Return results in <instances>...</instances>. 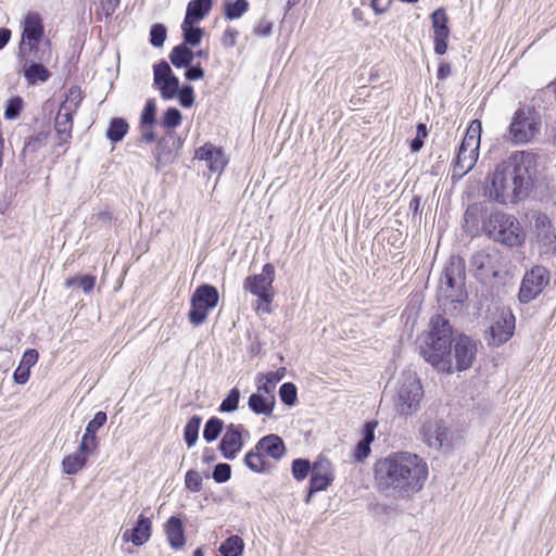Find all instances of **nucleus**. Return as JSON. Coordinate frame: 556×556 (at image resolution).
Masks as SVG:
<instances>
[{"mask_svg":"<svg viewBox=\"0 0 556 556\" xmlns=\"http://www.w3.org/2000/svg\"><path fill=\"white\" fill-rule=\"evenodd\" d=\"M453 329L450 321L437 315L430 319L429 330L420 345V354L425 361L431 364L438 371L453 372L452 362ZM477 354V344L468 336L456 338L454 344L455 369L463 371L471 367Z\"/></svg>","mask_w":556,"mask_h":556,"instance_id":"f257e3e1","label":"nucleus"},{"mask_svg":"<svg viewBox=\"0 0 556 556\" xmlns=\"http://www.w3.org/2000/svg\"><path fill=\"white\" fill-rule=\"evenodd\" d=\"M375 481L380 492L410 498L422 490L429 475L427 463L409 452H394L375 464Z\"/></svg>","mask_w":556,"mask_h":556,"instance_id":"f03ea898","label":"nucleus"},{"mask_svg":"<svg viewBox=\"0 0 556 556\" xmlns=\"http://www.w3.org/2000/svg\"><path fill=\"white\" fill-rule=\"evenodd\" d=\"M535 156L520 151L498 163L491 175L490 199L501 204L516 203L528 197L532 187Z\"/></svg>","mask_w":556,"mask_h":556,"instance_id":"7ed1b4c3","label":"nucleus"},{"mask_svg":"<svg viewBox=\"0 0 556 556\" xmlns=\"http://www.w3.org/2000/svg\"><path fill=\"white\" fill-rule=\"evenodd\" d=\"M465 262L451 256L444 267L438 288V302L445 312H458L467 299L465 291Z\"/></svg>","mask_w":556,"mask_h":556,"instance_id":"20e7f679","label":"nucleus"},{"mask_svg":"<svg viewBox=\"0 0 556 556\" xmlns=\"http://www.w3.org/2000/svg\"><path fill=\"white\" fill-rule=\"evenodd\" d=\"M424 390L419 378L413 370H404L397 380V387L393 396V408L403 417L416 414L420 408Z\"/></svg>","mask_w":556,"mask_h":556,"instance_id":"39448f33","label":"nucleus"},{"mask_svg":"<svg viewBox=\"0 0 556 556\" xmlns=\"http://www.w3.org/2000/svg\"><path fill=\"white\" fill-rule=\"evenodd\" d=\"M285 453L286 446L282 439L277 434H268L258 440L255 446L247 453L244 464L253 472L265 473L273 468L271 463L265 457L279 460Z\"/></svg>","mask_w":556,"mask_h":556,"instance_id":"423d86ee","label":"nucleus"},{"mask_svg":"<svg viewBox=\"0 0 556 556\" xmlns=\"http://www.w3.org/2000/svg\"><path fill=\"white\" fill-rule=\"evenodd\" d=\"M489 236L507 247H518L525 242L526 235L519 220L502 212H495L490 215L486 223Z\"/></svg>","mask_w":556,"mask_h":556,"instance_id":"0eeeda50","label":"nucleus"},{"mask_svg":"<svg viewBox=\"0 0 556 556\" xmlns=\"http://www.w3.org/2000/svg\"><path fill=\"white\" fill-rule=\"evenodd\" d=\"M275 280V267L267 263L260 274L248 276L243 281V289L257 298L256 311L263 314L271 312V302L275 296L273 282Z\"/></svg>","mask_w":556,"mask_h":556,"instance_id":"6e6552de","label":"nucleus"},{"mask_svg":"<svg viewBox=\"0 0 556 556\" xmlns=\"http://www.w3.org/2000/svg\"><path fill=\"white\" fill-rule=\"evenodd\" d=\"M219 300L218 291L211 285L199 286L190 300L191 308L188 314V319L194 327L201 326L205 323L208 313L214 309Z\"/></svg>","mask_w":556,"mask_h":556,"instance_id":"1a4fd4ad","label":"nucleus"},{"mask_svg":"<svg viewBox=\"0 0 556 556\" xmlns=\"http://www.w3.org/2000/svg\"><path fill=\"white\" fill-rule=\"evenodd\" d=\"M43 26L38 13L29 12L24 20L22 39L18 47V55L40 53L50 50L49 42L41 43Z\"/></svg>","mask_w":556,"mask_h":556,"instance_id":"9d476101","label":"nucleus"},{"mask_svg":"<svg viewBox=\"0 0 556 556\" xmlns=\"http://www.w3.org/2000/svg\"><path fill=\"white\" fill-rule=\"evenodd\" d=\"M551 280L549 271L546 267L535 265L527 270L521 280L518 299L521 303H530L536 299Z\"/></svg>","mask_w":556,"mask_h":556,"instance_id":"9b49d317","label":"nucleus"},{"mask_svg":"<svg viewBox=\"0 0 556 556\" xmlns=\"http://www.w3.org/2000/svg\"><path fill=\"white\" fill-rule=\"evenodd\" d=\"M530 226L542 253H556V224L545 214L533 211Z\"/></svg>","mask_w":556,"mask_h":556,"instance_id":"f8f14e48","label":"nucleus"},{"mask_svg":"<svg viewBox=\"0 0 556 556\" xmlns=\"http://www.w3.org/2000/svg\"><path fill=\"white\" fill-rule=\"evenodd\" d=\"M540 118L533 110L520 109L510 124L511 139L517 143L530 141L539 131Z\"/></svg>","mask_w":556,"mask_h":556,"instance_id":"ddd939ff","label":"nucleus"},{"mask_svg":"<svg viewBox=\"0 0 556 556\" xmlns=\"http://www.w3.org/2000/svg\"><path fill=\"white\" fill-rule=\"evenodd\" d=\"M50 56V50H42L38 54L18 55L28 85L46 83L51 77L50 71L42 65L43 62H49Z\"/></svg>","mask_w":556,"mask_h":556,"instance_id":"4468645a","label":"nucleus"},{"mask_svg":"<svg viewBox=\"0 0 556 556\" xmlns=\"http://www.w3.org/2000/svg\"><path fill=\"white\" fill-rule=\"evenodd\" d=\"M333 479L331 463L325 457H318L312 465L308 496L316 492L325 491L332 483Z\"/></svg>","mask_w":556,"mask_h":556,"instance_id":"2eb2a0df","label":"nucleus"},{"mask_svg":"<svg viewBox=\"0 0 556 556\" xmlns=\"http://www.w3.org/2000/svg\"><path fill=\"white\" fill-rule=\"evenodd\" d=\"M470 270L482 283L490 282L498 274L496 255L484 251L475 253L470 261Z\"/></svg>","mask_w":556,"mask_h":556,"instance_id":"dca6fc26","label":"nucleus"},{"mask_svg":"<svg viewBox=\"0 0 556 556\" xmlns=\"http://www.w3.org/2000/svg\"><path fill=\"white\" fill-rule=\"evenodd\" d=\"M515 317L511 312L503 311L494 324L490 327L489 343L500 346L507 342L514 334Z\"/></svg>","mask_w":556,"mask_h":556,"instance_id":"f3484780","label":"nucleus"},{"mask_svg":"<svg viewBox=\"0 0 556 556\" xmlns=\"http://www.w3.org/2000/svg\"><path fill=\"white\" fill-rule=\"evenodd\" d=\"M424 442L431 448L439 450L447 442L448 431L442 420H426L420 429Z\"/></svg>","mask_w":556,"mask_h":556,"instance_id":"a211bd4d","label":"nucleus"},{"mask_svg":"<svg viewBox=\"0 0 556 556\" xmlns=\"http://www.w3.org/2000/svg\"><path fill=\"white\" fill-rule=\"evenodd\" d=\"M242 431V425L230 424L227 426L226 432L224 433L219 443V450L224 458L230 460L235 459L237 454L241 451L243 446L241 435Z\"/></svg>","mask_w":556,"mask_h":556,"instance_id":"6ab92c4d","label":"nucleus"},{"mask_svg":"<svg viewBox=\"0 0 556 556\" xmlns=\"http://www.w3.org/2000/svg\"><path fill=\"white\" fill-rule=\"evenodd\" d=\"M195 159L204 161L213 173H220L227 163L223 150L212 143H205L197 149Z\"/></svg>","mask_w":556,"mask_h":556,"instance_id":"aec40b11","label":"nucleus"},{"mask_svg":"<svg viewBox=\"0 0 556 556\" xmlns=\"http://www.w3.org/2000/svg\"><path fill=\"white\" fill-rule=\"evenodd\" d=\"M152 534V521L150 518L146 517L143 514H140L136 525L126 530L122 539L125 542H131L136 546H141L146 544Z\"/></svg>","mask_w":556,"mask_h":556,"instance_id":"412c9836","label":"nucleus"},{"mask_svg":"<svg viewBox=\"0 0 556 556\" xmlns=\"http://www.w3.org/2000/svg\"><path fill=\"white\" fill-rule=\"evenodd\" d=\"M106 414L98 412L94 417L88 422L85 433L81 438V450H94L98 445L97 431L105 424Z\"/></svg>","mask_w":556,"mask_h":556,"instance_id":"4be33fe9","label":"nucleus"},{"mask_svg":"<svg viewBox=\"0 0 556 556\" xmlns=\"http://www.w3.org/2000/svg\"><path fill=\"white\" fill-rule=\"evenodd\" d=\"M479 152H468L459 148L457 156L454 161L452 179H460L469 170H471L478 160Z\"/></svg>","mask_w":556,"mask_h":556,"instance_id":"5701e85b","label":"nucleus"},{"mask_svg":"<svg viewBox=\"0 0 556 556\" xmlns=\"http://www.w3.org/2000/svg\"><path fill=\"white\" fill-rule=\"evenodd\" d=\"M165 533L172 548L179 549L185 545L184 525L178 517L172 516L168 518L165 523Z\"/></svg>","mask_w":556,"mask_h":556,"instance_id":"b1692460","label":"nucleus"},{"mask_svg":"<svg viewBox=\"0 0 556 556\" xmlns=\"http://www.w3.org/2000/svg\"><path fill=\"white\" fill-rule=\"evenodd\" d=\"M249 408L256 415L270 416L275 407V396L263 392L253 393L248 401Z\"/></svg>","mask_w":556,"mask_h":556,"instance_id":"393cba45","label":"nucleus"},{"mask_svg":"<svg viewBox=\"0 0 556 556\" xmlns=\"http://www.w3.org/2000/svg\"><path fill=\"white\" fill-rule=\"evenodd\" d=\"M92 451L93 450H81L79 446L73 454L64 457L62 462L63 471L67 475L77 473L85 467L87 457Z\"/></svg>","mask_w":556,"mask_h":556,"instance_id":"a878e982","label":"nucleus"},{"mask_svg":"<svg viewBox=\"0 0 556 556\" xmlns=\"http://www.w3.org/2000/svg\"><path fill=\"white\" fill-rule=\"evenodd\" d=\"M170 141L172 144L175 143V140L173 139L172 136L162 138L156 144L154 157L157 170H160L165 165L172 163L176 157L175 151L169 147Z\"/></svg>","mask_w":556,"mask_h":556,"instance_id":"bb28decb","label":"nucleus"},{"mask_svg":"<svg viewBox=\"0 0 556 556\" xmlns=\"http://www.w3.org/2000/svg\"><path fill=\"white\" fill-rule=\"evenodd\" d=\"M213 0H192L187 4L185 21L198 23L212 10Z\"/></svg>","mask_w":556,"mask_h":556,"instance_id":"cd10ccee","label":"nucleus"},{"mask_svg":"<svg viewBox=\"0 0 556 556\" xmlns=\"http://www.w3.org/2000/svg\"><path fill=\"white\" fill-rule=\"evenodd\" d=\"M285 377V368L266 375L258 374L256 377L257 391L266 395H274L276 384Z\"/></svg>","mask_w":556,"mask_h":556,"instance_id":"c85d7f7f","label":"nucleus"},{"mask_svg":"<svg viewBox=\"0 0 556 556\" xmlns=\"http://www.w3.org/2000/svg\"><path fill=\"white\" fill-rule=\"evenodd\" d=\"M481 135V123L477 119L472 121L467 128L466 135L459 146L462 150L468 152H479Z\"/></svg>","mask_w":556,"mask_h":556,"instance_id":"c756f323","label":"nucleus"},{"mask_svg":"<svg viewBox=\"0 0 556 556\" xmlns=\"http://www.w3.org/2000/svg\"><path fill=\"white\" fill-rule=\"evenodd\" d=\"M376 422H367L363 430V439L357 443L354 456L357 460L365 459L370 453V443L375 439Z\"/></svg>","mask_w":556,"mask_h":556,"instance_id":"7c9ffc66","label":"nucleus"},{"mask_svg":"<svg viewBox=\"0 0 556 556\" xmlns=\"http://www.w3.org/2000/svg\"><path fill=\"white\" fill-rule=\"evenodd\" d=\"M55 131L61 142H66L72 137L73 114L59 110L55 124Z\"/></svg>","mask_w":556,"mask_h":556,"instance_id":"2f4dec72","label":"nucleus"},{"mask_svg":"<svg viewBox=\"0 0 556 556\" xmlns=\"http://www.w3.org/2000/svg\"><path fill=\"white\" fill-rule=\"evenodd\" d=\"M194 53L192 50L186 46L185 43H180L173 48L169 53V60L172 64L177 67H187L191 65L193 61Z\"/></svg>","mask_w":556,"mask_h":556,"instance_id":"473e14b6","label":"nucleus"},{"mask_svg":"<svg viewBox=\"0 0 556 556\" xmlns=\"http://www.w3.org/2000/svg\"><path fill=\"white\" fill-rule=\"evenodd\" d=\"M128 123L122 117H114L111 119L106 130V138L111 142H119L128 132Z\"/></svg>","mask_w":556,"mask_h":556,"instance_id":"72a5a7b5","label":"nucleus"},{"mask_svg":"<svg viewBox=\"0 0 556 556\" xmlns=\"http://www.w3.org/2000/svg\"><path fill=\"white\" fill-rule=\"evenodd\" d=\"M193 22L182 21L181 30L184 37V43L186 46L190 45L192 47L198 46L203 37L204 30L200 27H194Z\"/></svg>","mask_w":556,"mask_h":556,"instance_id":"f704fd0d","label":"nucleus"},{"mask_svg":"<svg viewBox=\"0 0 556 556\" xmlns=\"http://www.w3.org/2000/svg\"><path fill=\"white\" fill-rule=\"evenodd\" d=\"M243 548V540L238 535H231L220 544L218 551L223 556H240Z\"/></svg>","mask_w":556,"mask_h":556,"instance_id":"c9c22d12","label":"nucleus"},{"mask_svg":"<svg viewBox=\"0 0 556 556\" xmlns=\"http://www.w3.org/2000/svg\"><path fill=\"white\" fill-rule=\"evenodd\" d=\"M81 100L83 96L80 89L78 87H71L59 110L74 115L79 108Z\"/></svg>","mask_w":556,"mask_h":556,"instance_id":"e433bc0d","label":"nucleus"},{"mask_svg":"<svg viewBox=\"0 0 556 556\" xmlns=\"http://www.w3.org/2000/svg\"><path fill=\"white\" fill-rule=\"evenodd\" d=\"M202 422V418L200 416H192L184 429V439L188 445V447L193 446L199 438V429Z\"/></svg>","mask_w":556,"mask_h":556,"instance_id":"4c0bfd02","label":"nucleus"},{"mask_svg":"<svg viewBox=\"0 0 556 556\" xmlns=\"http://www.w3.org/2000/svg\"><path fill=\"white\" fill-rule=\"evenodd\" d=\"M223 427H224V422L222 419H219L217 417L210 418L204 426V430H203L204 440L208 443L215 441L219 437V434L223 430Z\"/></svg>","mask_w":556,"mask_h":556,"instance_id":"58836bf2","label":"nucleus"},{"mask_svg":"<svg viewBox=\"0 0 556 556\" xmlns=\"http://www.w3.org/2000/svg\"><path fill=\"white\" fill-rule=\"evenodd\" d=\"M249 8V2L247 0H236L233 2L225 3V16L228 20H237L241 17Z\"/></svg>","mask_w":556,"mask_h":556,"instance_id":"ea45409f","label":"nucleus"},{"mask_svg":"<svg viewBox=\"0 0 556 556\" xmlns=\"http://www.w3.org/2000/svg\"><path fill=\"white\" fill-rule=\"evenodd\" d=\"M78 285L85 293H90L96 285V277L91 275L76 276L67 278L65 286L67 288Z\"/></svg>","mask_w":556,"mask_h":556,"instance_id":"a19ab883","label":"nucleus"},{"mask_svg":"<svg viewBox=\"0 0 556 556\" xmlns=\"http://www.w3.org/2000/svg\"><path fill=\"white\" fill-rule=\"evenodd\" d=\"M312 465L309 460L304 458H296L292 462V475L293 478L298 481L304 480L308 473L311 472Z\"/></svg>","mask_w":556,"mask_h":556,"instance_id":"79ce46f5","label":"nucleus"},{"mask_svg":"<svg viewBox=\"0 0 556 556\" xmlns=\"http://www.w3.org/2000/svg\"><path fill=\"white\" fill-rule=\"evenodd\" d=\"M159 86L161 87V94L164 99H173L175 96H177L179 79L175 75H172L166 77V79L163 80Z\"/></svg>","mask_w":556,"mask_h":556,"instance_id":"37998d69","label":"nucleus"},{"mask_svg":"<svg viewBox=\"0 0 556 556\" xmlns=\"http://www.w3.org/2000/svg\"><path fill=\"white\" fill-rule=\"evenodd\" d=\"M240 400V391L237 388H233L229 391L228 395L224 399L219 406V412L222 413H231L238 408Z\"/></svg>","mask_w":556,"mask_h":556,"instance_id":"c03bdc74","label":"nucleus"},{"mask_svg":"<svg viewBox=\"0 0 556 556\" xmlns=\"http://www.w3.org/2000/svg\"><path fill=\"white\" fill-rule=\"evenodd\" d=\"M296 387L291 382H285L280 386L279 396L280 400L288 406H293L296 402Z\"/></svg>","mask_w":556,"mask_h":556,"instance_id":"a18cd8bd","label":"nucleus"},{"mask_svg":"<svg viewBox=\"0 0 556 556\" xmlns=\"http://www.w3.org/2000/svg\"><path fill=\"white\" fill-rule=\"evenodd\" d=\"M167 36L166 27L162 24H154L150 29V42L153 47H162Z\"/></svg>","mask_w":556,"mask_h":556,"instance_id":"49530a36","label":"nucleus"},{"mask_svg":"<svg viewBox=\"0 0 556 556\" xmlns=\"http://www.w3.org/2000/svg\"><path fill=\"white\" fill-rule=\"evenodd\" d=\"M450 36V28L444 30H437L433 33L434 52L442 55L447 50V39Z\"/></svg>","mask_w":556,"mask_h":556,"instance_id":"de8ad7c7","label":"nucleus"},{"mask_svg":"<svg viewBox=\"0 0 556 556\" xmlns=\"http://www.w3.org/2000/svg\"><path fill=\"white\" fill-rule=\"evenodd\" d=\"M155 113H156V104L153 99H149L144 105V109L141 113L140 125H155Z\"/></svg>","mask_w":556,"mask_h":556,"instance_id":"09e8293b","label":"nucleus"},{"mask_svg":"<svg viewBox=\"0 0 556 556\" xmlns=\"http://www.w3.org/2000/svg\"><path fill=\"white\" fill-rule=\"evenodd\" d=\"M433 33L448 28V17L444 9L440 8L430 15Z\"/></svg>","mask_w":556,"mask_h":556,"instance_id":"8fccbe9b","label":"nucleus"},{"mask_svg":"<svg viewBox=\"0 0 556 556\" xmlns=\"http://www.w3.org/2000/svg\"><path fill=\"white\" fill-rule=\"evenodd\" d=\"M181 123V114L175 108H169L165 111L162 124L165 128H176Z\"/></svg>","mask_w":556,"mask_h":556,"instance_id":"3c124183","label":"nucleus"},{"mask_svg":"<svg viewBox=\"0 0 556 556\" xmlns=\"http://www.w3.org/2000/svg\"><path fill=\"white\" fill-rule=\"evenodd\" d=\"M154 72V84L161 85L163 80L166 79V77H169L173 74L170 66L167 62L161 61L160 63L155 64L153 66Z\"/></svg>","mask_w":556,"mask_h":556,"instance_id":"603ef678","label":"nucleus"},{"mask_svg":"<svg viewBox=\"0 0 556 556\" xmlns=\"http://www.w3.org/2000/svg\"><path fill=\"white\" fill-rule=\"evenodd\" d=\"M186 488L191 492H199L202 489V477L195 470H189L185 477Z\"/></svg>","mask_w":556,"mask_h":556,"instance_id":"864d4df0","label":"nucleus"},{"mask_svg":"<svg viewBox=\"0 0 556 556\" xmlns=\"http://www.w3.org/2000/svg\"><path fill=\"white\" fill-rule=\"evenodd\" d=\"M212 476H213V479L218 483L226 482L230 479L231 467L225 463L217 464L213 470Z\"/></svg>","mask_w":556,"mask_h":556,"instance_id":"5fc2aeb1","label":"nucleus"},{"mask_svg":"<svg viewBox=\"0 0 556 556\" xmlns=\"http://www.w3.org/2000/svg\"><path fill=\"white\" fill-rule=\"evenodd\" d=\"M21 109H22V99L21 98L10 99L7 104L5 111H4L5 118H8V119L16 118L20 115Z\"/></svg>","mask_w":556,"mask_h":556,"instance_id":"6e6d98bb","label":"nucleus"},{"mask_svg":"<svg viewBox=\"0 0 556 556\" xmlns=\"http://www.w3.org/2000/svg\"><path fill=\"white\" fill-rule=\"evenodd\" d=\"M428 131L425 124L417 125V134L416 137L410 142V150L413 152H418L424 146V139L427 137Z\"/></svg>","mask_w":556,"mask_h":556,"instance_id":"4d7b16f0","label":"nucleus"},{"mask_svg":"<svg viewBox=\"0 0 556 556\" xmlns=\"http://www.w3.org/2000/svg\"><path fill=\"white\" fill-rule=\"evenodd\" d=\"M180 104L185 108H190L194 102L193 88L191 86H184L177 92Z\"/></svg>","mask_w":556,"mask_h":556,"instance_id":"13d9d810","label":"nucleus"},{"mask_svg":"<svg viewBox=\"0 0 556 556\" xmlns=\"http://www.w3.org/2000/svg\"><path fill=\"white\" fill-rule=\"evenodd\" d=\"M273 23L267 18H261L254 28V34L260 37H268L271 35Z\"/></svg>","mask_w":556,"mask_h":556,"instance_id":"bf43d9fd","label":"nucleus"},{"mask_svg":"<svg viewBox=\"0 0 556 556\" xmlns=\"http://www.w3.org/2000/svg\"><path fill=\"white\" fill-rule=\"evenodd\" d=\"M38 357L39 355L36 350H26L22 356L20 364L26 366L30 370V367H33L37 363Z\"/></svg>","mask_w":556,"mask_h":556,"instance_id":"052dcab7","label":"nucleus"},{"mask_svg":"<svg viewBox=\"0 0 556 556\" xmlns=\"http://www.w3.org/2000/svg\"><path fill=\"white\" fill-rule=\"evenodd\" d=\"M29 376H30V370L26 366L21 365V364L18 365V367L15 369V371L13 374L14 381L17 384H25L28 381Z\"/></svg>","mask_w":556,"mask_h":556,"instance_id":"680f3d73","label":"nucleus"},{"mask_svg":"<svg viewBox=\"0 0 556 556\" xmlns=\"http://www.w3.org/2000/svg\"><path fill=\"white\" fill-rule=\"evenodd\" d=\"M187 71L185 73V77L188 79V80H198V79H201L204 77V71L202 70L201 66L199 65H189L187 66Z\"/></svg>","mask_w":556,"mask_h":556,"instance_id":"e2e57ef3","label":"nucleus"},{"mask_svg":"<svg viewBox=\"0 0 556 556\" xmlns=\"http://www.w3.org/2000/svg\"><path fill=\"white\" fill-rule=\"evenodd\" d=\"M237 37H238V31L236 29L227 28L224 31L222 42L225 47H228V48L233 47L236 45Z\"/></svg>","mask_w":556,"mask_h":556,"instance_id":"0e129e2a","label":"nucleus"},{"mask_svg":"<svg viewBox=\"0 0 556 556\" xmlns=\"http://www.w3.org/2000/svg\"><path fill=\"white\" fill-rule=\"evenodd\" d=\"M154 126L155 125H140L141 128V140L146 142H152L155 140V134H154Z\"/></svg>","mask_w":556,"mask_h":556,"instance_id":"69168bd1","label":"nucleus"},{"mask_svg":"<svg viewBox=\"0 0 556 556\" xmlns=\"http://www.w3.org/2000/svg\"><path fill=\"white\" fill-rule=\"evenodd\" d=\"M391 4V0H370V5L377 14L386 12Z\"/></svg>","mask_w":556,"mask_h":556,"instance_id":"338daca9","label":"nucleus"},{"mask_svg":"<svg viewBox=\"0 0 556 556\" xmlns=\"http://www.w3.org/2000/svg\"><path fill=\"white\" fill-rule=\"evenodd\" d=\"M451 75V65L444 61H441L437 72V78L444 80Z\"/></svg>","mask_w":556,"mask_h":556,"instance_id":"774afa93","label":"nucleus"}]
</instances>
